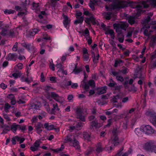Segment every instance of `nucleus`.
Segmentation results:
<instances>
[{"label": "nucleus", "instance_id": "nucleus-40", "mask_svg": "<svg viewBox=\"0 0 156 156\" xmlns=\"http://www.w3.org/2000/svg\"><path fill=\"white\" fill-rule=\"evenodd\" d=\"M134 30L133 28H131L128 32L126 35V37H130L132 35V32Z\"/></svg>", "mask_w": 156, "mask_h": 156}, {"label": "nucleus", "instance_id": "nucleus-31", "mask_svg": "<svg viewBox=\"0 0 156 156\" xmlns=\"http://www.w3.org/2000/svg\"><path fill=\"white\" fill-rule=\"evenodd\" d=\"M38 32V30L37 29H34L30 31L29 35L30 36H33L37 33Z\"/></svg>", "mask_w": 156, "mask_h": 156}, {"label": "nucleus", "instance_id": "nucleus-17", "mask_svg": "<svg viewBox=\"0 0 156 156\" xmlns=\"http://www.w3.org/2000/svg\"><path fill=\"white\" fill-rule=\"evenodd\" d=\"M143 126L140 128H138L135 129V131L136 134L138 136H140L143 134L144 133L143 129Z\"/></svg>", "mask_w": 156, "mask_h": 156}, {"label": "nucleus", "instance_id": "nucleus-39", "mask_svg": "<svg viewBox=\"0 0 156 156\" xmlns=\"http://www.w3.org/2000/svg\"><path fill=\"white\" fill-rule=\"evenodd\" d=\"M15 11L11 9H5L4 11V13L5 14H11L14 13Z\"/></svg>", "mask_w": 156, "mask_h": 156}, {"label": "nucleus", "instance_id": "nucleus-25", "mask_svg": "<svg viewBox=\"0 0 156 156\" xmlns=\"http://www.w3.org/2000/svg\"><path fill=\"white\" fill-rule=\"evenodd\" d=\"M103 15L104 17L107 20L110 19L112 16H115V15L112 14L110 12H105L103 13Z\"/></svg>", "mask_w": 156, "mask_h": 156}, {"label": "nucleus", "instance_id": "nucleus-6", "mask_svg": "<svg viewBox=\"0 0 156 156\" xmlns=\"http://www.w3.org/2000/svg\"><path fill=\"white\" fill-rule=\"evenodd\" d=\"M57 64L56 65V67L58 69L57 72L58 75L60 77H62L64 74L65 75H67V73L66 70H64L63 69V66L62 65V62H60L59 59L57 61Z\"/></svg>", "mask_w": 156, "mask_h": 156}, {"label": "nucleus", "instance_id": "nucleus-56", "mask_svg": "<svg viewBox=\"0 0 156 156\" xmlns=\"http://www.w3.org/2000/svg\"><path fill=\"white\" fill-rule=\"evenodd\" d=\"M30 149L32 151H37L38 149V148L37 147H35L33 145L31 147Z\"/></svg>", "mask_w": 156, "mask_h": 156}, {"label": "nucleus", "instance_id": "nucleus-54", "mask_svg": "<svg viewBox=\"0 0 156 156\" xmlns=\"http://www.w3.org/2000/svg\"><path fill=\"white\" fill-rule=\"evenodd\" d=\"M43 39L46 40H51L50 37L46 34H45L43 36Z\"/></svg>", "mask_w": 156, "mask_h": 156}, {"label": "nucleus", "instance_id": "nucleus-61", "mask_svg": "<svg viewBox=\"0 0 156 156\" xmlns=\"http://www.w3.org/2000/svg\"><path fill=\"white\" fill-rule=\"evenodd\" d=\"M50 68L53 71H54L55 69V66L52 63H50Z\"/></svg>", "mask_w": 156, "mask_h": 156}, {"label": "nucleus", "instance_id": "nucleus-21", "mask_svg": "<svg viewBox=\"0 0 156 156\" xmlns=\"http://www.w3.org/2000/svg\"><path fill=\"white\" fill-rule=\"evenodd\" d=\"M122 94L121 93H120L118 94L117 96H115L112 99V101L114 102H116L118 100L120 99V98H123V96H122Z\"/></svg>", "mask_w": 156, "mask_h": 156}, {"label": "nucleus", "instance_id": "nucleus-42", "mask_svg": "<svg viewBox=\"0 0 156 156\" xmlns=\"http://www.w3.org/2000/svg\"><path fill=\"white\" fill-rule=\"evenodd\" d=\"M18 136H16L15 137H13L12 138V143L13 144H16V141H18Z\"/></svg>", "mask_w": 156, "mask_h": 156}, {"label": "nucleus", "instance_id": "nucleus-43", "mask_svg": "<svg viewBox=\"0 0 156 156\" xmlns=\"http://www.w3.org/2000/svg\"><path fill=\"white\" fill-rule=\"evenodd\" d=\"M110 83L108 84L109 87H115L116 86V84L112 80H110Z\"/></svg>", "mask_w": 156, "mask_h": 156}, {"label": "nucleus", "instance_id": "nucleus-64", "mask_svg": "<svg viewBox=\"0 0 156 156\" xmlns=\"http://www.w3.org/2000/svg\"><path fill=\"white\" fill-rule=\"evenodd\" d=\"M7 86L3 83L0 85V87L3 89H5L7 87Z\"/></svg>", "mask_w": 156, "mask_h": 156}, {"label": "nucleus", "instance_id": "nucleus-29", "mask_svg": "<svg viewBox=\"0 0 156 156\" xmlns=\"http://www.w3.org/2000/svg\"><path fill=\"white\" fill-rule=\"evenodd\" d=\"M73 65L75 66V68L73 71V72L75 74H78L82 70L81 69V68H77L76 65L75 64H73Z\"/></svg>", "mask_w": 156, "mask_h": 156}, {"label": "nucleus", "instance_id": "nucleus-60", "mask_svg": "<svg viewBox=\"0 0 156 156\" xmlns=\"http://www.w3.org/2000/svg\"><path fill=\"white\" fill-rule=\"evenodd\" d=\"M113 146L112 145L111 146H110L109 147H106L105 149L106 150L108 151L109 152H110L113 148Z\"/></svg>", "mask_w": 156, "mask_h": 156}, {"label": "nucleus", "instance_id": "nucleus-7", "mask_svg": "<svg viewBox=\"0 0 156 156\" xmlns=\"http://www.w3.org/2000/svg\"><path fill=\"white\" fill-rule=\"evenodd\" d=\"M84 14L86 16H89L90 18H86L85 20L86 23L88 24H90V22H92L93 24H98V22L96 21L92 15L86 9H83Z\"/></svg>", "mask_w": 156, "mask_h": 156}, {"label": "nucleus", "instance_id": "nucleus-5", "mask_svg": "<svg viewBox=\"0 0 156 156\" xmlns=\"http://www.w3.org/2000/svg\"><path fill=\"white\" fill-rule=\"evenodd\" d=\"M64 142H69L70 146H73L75 148L79 149L80 146L78 142L76 140L75 138V136L72 135H69L64 140Z\"/></svg>", "mask_w": 156, "mask_h": 156}, {"label": "nucleus", "instance_id": "nucleus-62", "mask_svg": "<svg viewBox=\"0 0 156 156\" xmlns=\"http://www.w3.org/2000/svg\"><path fill=\"white\" fill-rule=\"evenodd\" d=\"M16 66L18 69H21L23 68V64L21 63H19L16 65Z\"/></svg>", "mask_w": 156, "mask_h": 156}, {"label": "nucleus", "instance_id": "nucleus-38", "mask_svg": "<svg viewBox=\"0 0 156 156\" xmlns=\"http://www.w3.org/2000/svg\"><path fill=\"white\" fill-rule=\"evenodd\" d=\"M124 36L122 34H119L118 36V39L120 42H122L124 41Z\"/></svg>", "mask_w": 156, "mask_h": 156}, {"label": "nucleus", "instance_id": "nucleus-1", "mask_svg": "<svg viewBox=\"0 0 156 156\" xmlns=\"http://www.w3.org/2000/svg\"><path fill=\"white\" fill-rule=\"evenodd\" d=\"M151 5L154 7H156V0H145L140 1L138 3L137 2H132L130 5L132 8H136V11L134 13V16H130L128 19V22L131 24L135 23V17L137 18L140 16L144 10V8L148 7Z\"/></svg>", "mask_w": 156, "mask_h": 156}, {"label": "nucleus", "instance_id": "nucleus-57", "mask_svg": "<svg viewBox=\"0 0 156 156\" xmlns=\"http://www.w3.org/2000/svg\"><path fill=\"white\" fill-rule=\"evenodd\" d=\"M45 80V78L44 76L43 73H42L41 74L40 80L41 82H43Z\"/></svg>", "mask_w": 156, "mask_h": 156}, {"label": "nucleus", "instance_id": "nucleus-47", "mask_svg": "<svg viewBox=\"0 0 156 156\" xmlns=\"http://www.w3.org/2000/svg\"><path fill=\"white\" fill-rule=\"evenodd\" d=\"M83 59L84 61H88L89 59V54L83 55Z\"/></svg>", "mask_w": 156, "mask_h": 156}, {"label": "nucleus", "instance_id": "nucleus-44", "mask_svg": "<svg viewBox=\"0 0 156 156\" xmlns=\"http://www.w3.org/2000/svg\"><path fill=\"white\" fill-rule=\"evenodd\" d=\"M69 55V53H65L63 55L61 58V60L62 61H64L66 58V56H68Z\"/></svg>", "mask_w": 156, "mask_h": 156}, {"label": "nucleus", "instance_id": "nucleus-14", "mask_svg": "<svg viewBox=\"0 0 156 156\" xmlns=\"http://www.w3.org/2000/svg\"><path fill=\"white\" fill-rule=\"evenodd\" d=\"M63 16L64 19V20L63 21V24L65 27L67 29L69 27L70 20L67 16L64 14H63Z\"/></svg>", "mask_w": 156, "mask_h": 156}, {"label": "nucleus", "instance_id": "nucleus-15", "mask_svg": "<svg viewBox=\"0 0 156 156\" xmlns=\"http://www.w3.org/2000/svg\"><path fill=\"white\" fill-rule=\"evenodd\" d=\"M75 125H76V126H73L70 127V130H73L75 129L76 130H79L80 129L81 127L83 126V124L81 122H75Z\"/></svg>", "mask_w": 156, "mask_h": 156}, {"label": "nucleus", "instance_id": "nucleus-4", "mask_svg": "<svg viewBox=\"0 0 156 156\" xmlns=\"http://www.w3.org/2000/svg\"><path fill=\"white\" fill-rule=\"evenodd\" d=\"M143 148L149 152H154L156 154V145L153 141H149L143 145Z\"/></svg>", "mask_w": 156, "mask_h": 156}, {"label": "nucleus", "instance_id": "nucleus-52", "mask_svg": "<svg viewBox=\"0 0 156 156\" xmlns=\"http://www.w3.org/2000/svg\"><path fill=\"white\" fill-rule=\"evenodd\" d=\"M122 62V61L120 60H116L115 61L114 66L115 67L117 66L118 64Z\"/></svg>", "mask_w": 156, "mask_h": 156}, {"label": "nucleus", "instance_id": "nucleus-11", "mask_svg": "<svg viewBox=\"0 0 156 156\" xmlns=\"http://www.w3.org/2000/svg\"><path fill=\"white\" fill-rule=\"evenodd\" d=\"M82 13L79 11L76 12V17L77 19L74 21V23L77 24V23H81L83 21V18L82 16Z\"/></svg>", "mask_w": 156, "mask_h": 156}, {"label": "nucleus", "instance_id": "nucleus-23", "mask_svg": "<svg viewBox=\"0 0 156 156\" xmlns=\"http://www.w3.org/2000/svg\"><path fill=\"white\" fill-rule=\"evenodd\" d=\"M43 125L41 123H38L36 126V129L38 133H40L42 130Z\"/></svg>", "mask_w": 156, "mask_h": 156}, {"label": "nucleus", "instance_id": "nucleus-53", "mask_svg": "<svg viewBox=\"0 0 156 156\" xmlns=\"http://www.w3.org/2000/svg\"><path fill=\"white\" fill-rule=\"evenodd\" d=\"M73 96L72 95L70 94L68 96L67 99L70 101H73Z\"/></svg>", "mask_w": 156, "mask_h": 156}, {"label": "nucleus", "instance_id": "nucleus-35", "mask_svg": "<svg viewBox=\"0 0 156 156\" xmlns=\"http://www.w3.org/2000/svg\"><path fill=\"white\" fill-rule=\"evenodd\" d=\"M156 44V36H153L150 41V44L151 45L154 46Z\"/></svg>", "mask_w": 156, "mask_h": 156}, {"label": "nucleus", "instance_id": "nucleus-34", "mask_svg": "<svg viewBox=\"0 0 156 156\" xmlns=\"http://www.w3.org/2000/svg\"><path fill=\"white\" fill-rule=\"evenodd\" d=\"M96 147L97 148L96 151L98 153H99L102 151L103 149L102 148L101 146L100 143L98 144L97 145Z\"/></svg>", "mask_w": 156, "mask_h": 156}, {"label": "nucleus", "instance_id": "nucleus-20", "mask_svg": "<svg viewBox=\"0 0 156 156\" xmlns=\"http://www.w3.org/2000/svg\"><path fill=\"white\" fill-rule=\"evenodd\" d=\"M105 34H109L112 39L114 38V32L113 30H110L108 29L105 30Z\"/></svg>", "mask_w": 156, "mask_h": 156}, {"label": "nucleus", "instance_id": "nucleus-22", "mask_svg": "<svg viewBox=\"0 0 156 156\" xmlns=\"http://www.w3.org/2000/svg\"><path fill=\"white\" fill-rule=\"evenodd\" d=\"M107 88L106 86H104L98 89L97 93L98 94H101L105 93L106 91Z\"/></svg>", "mask_w": 156, "mask_h": 156}, {"label": "nucleus", "instance_id": "nucleus-55", "mask_svg": "<svg viewBox=\"0 0 156 156\" xmlns=\"http://www.w3.org/2000/svg\"><path fill=\"white\" fill-rule=\"evenodd\" d=\"M74 50L73 47L72 46L70 47L68 49V51L69 52H67L68 53H70L71 52L73 51Z\"/></svg>", "mask_w": 156, "mask_h": 156}, {"label": "nucleus", "instance_id": "nucleus-26", "mask_svg": "<svg viewBox=\"0 0 156 156\" xmlns=\"http://www.w3.org/2000/svg\"><path fill=\"white\" fill-rule=\"evenodd\" d=\"M82 34L85 36L86 39H87L90 36L89 35V31L88 29L86 28L84 31H82Z\"/></svg>", "mask_w": 156, "mask_h": 156}, {"label": "nucleus", "instance_id": "nucleus-50", "mask_svg": "<svg viewBox=\"0 0 156 156\" xmlns=\"http://www.w3.org/2000/svg\"><path fill=\"white\" fill-rule=\"evenodd\" d=\"M83 55H88V52L87 50L85 48H83Z\"/></svg>", "mask_w": 156, "mask_h": 156}, {"label": "nucleus", "instance_id": "nucleus-46", "mask_svg": "<svg viewBox=\"0 0 156 156\" xmlns=\"http://www.w3.org/2000/svg\"><path fill=\"white\" fill-rule=\"evenodd\" d=\"M151 32H152L150 31H148V30L146 29L145 30L144 34L145 35L149 37L150 35L151 34Z\"/></svg>", "mask_w": 156, "mask_h": 156}, {"label": "nucleus", "instance_id": "nucleus-41", "mask_svg": "<svg viewBox=\"0 0 156 156\" xmlns=\"http://www.w3.org/2000/svg\"><path fill=\"white\" fill-rule=\"evenodd\" d=\"M21 75V73L20 72H18L17 73H14L12 75V76L15 78H17L20 76Z\"/></svg>", "mask_w": 156, "mask_h": 156}, {"label": "nucleus", "instance_id": "nucleus-19", "mask_svg": "<svg viewBox=\"0 0 156 156\" xmlns=\"http://www.w3.org/2000/svg\"><path fill=\"white\" fill-rule=\"evenodd\" d=\"M27 78H24V77H22L21 78V80L23 82H25L27 83H29L32 81V77L30 76L28 74H27Z\"/></svg>", "mask_w": 156, "mask_h": 156}, {"label": "nucleus", "instance_id": "nucleus-27", "mask_svg": "<svg viewBox=\"0 0 156 156\" xmlns=\"http://www.w3.org/2000/svg\"><path fill=\"white\" fill-rule=\"evenodd\" d=\"M16 57L15 54L10 53L8 55L7 59L9 60H15Z\"/></svg>", "mask_w": 156, "mask_h": 156}, {"label": "nucleus", "instance_id": "nucleus-59", "mask_svg": "<svg viewBox=\"0 0 156 156\" xmlns=\"http://www.w3.org/2000/svg\"><path fill=\"white\" fill-rule=\"evenodd\" d=\"M18 141L20 143H21L23 142L25 140V139L23 138H21L20 137L18 136Z\"/></svg>", "mask_w": 156, "mask_h": 156}, {"label": "nucleus", "instance_id": "nucleus-32", "mask_svg": "<svg viewBox=\"0 0 156 156\" xmlns=\"http://www.w3.org/2000/svg\"><path fill=\"white\" fill-rule=\"evenodd\" d=\"M53 108H52V112L54 114L57 111L59 110V109L56 104H53Z\"/></svg>", "mask_w": 156, "mask_h": 156}, {"label": "nucleus", "instance_id": "nucleus-45", "mask_svg": "<svg viewBox=\"0 0 156 156\" xmlns=\"http://www.w3.org/2000/svg\"><path fill=\"white\" fill-rule=\"evenodd\" d=\"M41 143V140H37L34 143L33 145H34L35 147H37V148H38L39 147Z\"/></svg>", "mask_w": 156, "mask_h": 156}, {"label": "nucleus", "instance_id": "nucleus-10", "mask_svg": "<svg viewBox=\"0 0 156 156\" xmlns=\"http://www.w3.org/2000/svg\"><path fill=\"white\" fill-rule=\"evenodd\" d=\"M51 96L55 101L60 103H62L65 101L63 97L59 96L57 94L54 92L51 93Z\"/></svg>", "mask_w": 156, "mask_h": 156}, {"label": "nucleus", "instance_id": "nucleus-3", "mask_svg": "<svg viewBox=\"0 0 156 156\" xmlns=\"http://www.w3.org/2000/svg\"><path fill=\"white\" fill-rule=\"evenodd\" d=\"M19 2L20 4L19 6L15 7V9L16 10H19L20 12L18 13V15H25L27 13L26 9L30 4L29 0H20Z\"/></svg>", "mask_w": 156, "mask_h": 156}, {"label": "nucleus", "instance_id": "nucleus-12", "mask_svg": "<svg viewBox=\"0 0 156 156\" xmlns=\"http://www.w3.org/2000/svg\"><path fill=\"white\" fill-rule=\"evenodd\" d=\"M146 115H148L150 119L153 121V122L156 124V113L154 112L148 111L146 113Z\"/></svg>", "mask_w": 156, "mask_h": 156}, {"label": "nucleus", "instance_id": "nucleus-18", "mask_svg": "<svg viewBox=\"0 0 156 156\" xmlns=\"http://www.w3.org/2000/svg\"><path fill=\"white\" fill-rule=\"evenodd\" d=\"M7 98L11 101V104L12 105L15 104L16 101L14 98V95L12 94H10L8 95Z\"/></svg>", "mask_w": 156, "mask_h": 156}, {"label": "nucleus", "instance_id": "nucleus-49", "mask_svg": "<svg viewBox=\"0 0 156 156\" xmlns=\"http://www.w3.org/2000/svg\"><path fill=\"white\" fill-rule=\"evenodd\" d=\"M50 80L52 83H55L56 81V78L54 76L50 77Z\"/></svg>", "mask_w": 156, "mask_h": 156}, {"label": "nucleus", "instance_id": "nucleus-8", "mask_svg": "<svg viewBox=\"0 0 156 156\" xmlns=\"http://www.w3.org/2000/svg\"><path fill=\"white\" fill-rule=\"evenodd\" d=\"M114 28L117 32L119 31L120 29L125 30L128 27V24L126 22H121L118 23H115L113 25Z\"/></svg>", "mask_w": 156, "mask_h": 156}, {"label": "nucleus", "instance_id": "nucleus-16", "mask_svg": "<svg viewBox=\"0 0 156 156\" xmlns=\"http://www.w3.org/2000/svg\"><path fill=\"white\" fill-rule=\"evenodd\" d=\"M76 112L77 114V117H78L81 121H85V119L84 116H82L81 114L82 113V110L81 109H78Z\"/></svg>", "mask_w": 156, "mask_h": 156}, {"label": "nucleus", "instance_id": "nucleus-13", "mask_svg": "<svg viewBox=\"0 0 156 156\" xmlns=\"http://www.w3.org/2000/svg\"><path fill=\"white\" fill-rule=\"evenodd\" d=\"M89 85L91 87H94L95 84L94 81L91 80H90L89 81L88 84H87L83 81L82 83V86L85 89H88L89 87Z\"/></svg>", "mask_w": 156, "mask_h": 156}, {"label": "nucleus", "instance_id": "nucleus-48", "mask_svg": "<svg viewBox=\"0 0 156 156\" xmlns=\"http://www.w3.org/2000/svg\"><path fill=\"white\" fill-rule=\"evenodd\" d=\"M99 57V54L97 55L95 57H94L93 59V61L95 63H96L97 62V61L98 60Z\"/></svg>", "mask_w": 156, "mask_h": 156}, {"label": "nucleus", "instance_id": "nucleus-28", "mask_svg": "<svg viewBox=\"0 0 156 156\" xmlns=\"http://www.w3.org/2000/svg\"><path fill=\"white\" fill-rule=\"evenodd\" d=\"M110 143H112L114 146L117 145L119 143L118 137L116 136H115L113 140L110 141Z\"/></svg>", "mask_w": 156, "mask_h": 156}, {"label": "nucleus", "instance_id": "nucleus-9", "mask_svg": "<svg viewBox=\"0 0 156 156\" xmlns=\"http://www.w3.org/2000/svg\"><path fill=\"white\" fill-rule=\"evenodd\" d=\"M144 133L147 135H150L155 133V131L152 127L149 125H146L143 126Z\"/></svg>", "mask_w": 156, "mask_h": 156}, {"label": "nucleus", "instance_id": "nucleus-30", "mask_svg": "<svg viewBox=\"0 0 156 156\" xmlns=\"http://www.w3.org/2000/svg\"><path fill=\"white\" fill-rule=\"evenodd\" d=\"M19 126V125H17L16 123H14L11 126V129L13 132L15 133L16 132L17 127Z\"/></svg>", "mask_w": 156, "mask_h": 156}, {"label": "nucleus", "instance_id": "nucleus-51", "mask_svg": "<svg viewBox=\"0 0 156 156\" xmlns=\"http://www.w3.org/2000/svg\"><path fill=\"white\" fill-rule=\"evenodd\" d=\"M93 150V149L91 147L86 152V154L87 155L90 154Z\"/></svg>", "mask_w": 156, "mask_h": 156}, {"label": "nucleus", "instance_id": "nucleus-37", "mask_svg": "<svg viewBox=\"0 0 156 156\" xmlns=\"http://www.w3.org/2000/svg\"><path fill=\"white\" fill-rule=\"evenodd\" d=\"M63 83L64 84H62V86H63V87H66V86L70 85H71V82L70 81H67L66 80L64 81H63Z\"/></svg>", "mask_w": 156, "mask_h": 156}, {"label": "nucleus", "instance_id": "nucleus-33", "mask_svg": "<svg viewBox=\"0 0 156 156\" xmlns=\"http://www.w3.org/2000/svg\"><path fill=\"white\" fill-rule=\"evenodd\" d=\"M41 107V103L39 102H38L37 104H35L34 105H33L32 108L31 109H32L33 110L34 108L35 110L38 109H39Z\"/></svg>", "mask_w": 156, "mask_h": 156}, {"label": "nucleus", "instance_id": "nucleus-2", "mask_svg": "<svg viewBox=\"0 0 156 156\" xmlns=\"http://www.w3.org/2000/svg\"><path fill=\"white\" fill-rule=\"evenodd\" d=\"M106 1L114 2L112 5H106V8L108 11H113L115 12L119 10L121 8L128 6L129 4L125 1H120L119 0H104ZM101 3L100 0H90L89 4L90 7L92 9L94 8V5H98Z\"/></svg>", "mask_w": 156, "mask_h": 156}, {"label": "nucleus", "instance_id": "nucleus-24", "mask_svg": "<svg viewBox=\"0 0 156 156\" xmlns=\"http://www.w3.org/2000/svg\"><path fill=\"white\" fill-rule=\"evenodd\" d=\"M32 9L36 12L38 13L39 10L38 4L33 3Z\"/></svg>", "mask_w": 156, "mask_h": 156}, {"label": "nucleus", "instance_id": "nucleus-63", "mask_svg": "<svg viewBox=\"0 0 156 156\" xmlns=\"http://www.w3.org/2000/svg\"><path fill=\"white\" fill-rule=\"evenodd\" d=\"M71 87L73 88H76L78 87V84L77 83H71Z\"/></svg>", "mask_w": 156, "mask_h": 156}, {"label": "nucleus", "instance_id": "nucleus-36", "mask_svg": "<svg viewBox=\"0 0 156 156\" xmlns=\"http://www.w3.org/2000/svg\"><path fill=\"white\" fill-rule=\"evenodd\" d=\"M83 137L85 140L88 141L90 140V135L86 132H84L83 134Z\"/></svg>", "mask_w": 156, "mask_h": 156}, {"label": "nucleus", "instance_id": "nucleus-58", "mask_svg": "<svg viewBox=\"0 0 156 156\" xmlns=\"http://www.w3.org/2000/svg\"><path fill=\"white\" fill-rule=\"evenodd\" d=\"M98 122L97 121L93 122L92 123V126H94L96 128H97L98 126Z\"/></svg>", "mask_w": 156, "mask_h": 156}]
</instances>
